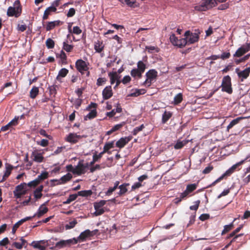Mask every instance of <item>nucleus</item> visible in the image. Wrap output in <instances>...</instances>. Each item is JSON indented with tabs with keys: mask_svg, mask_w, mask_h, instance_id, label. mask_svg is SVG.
<instances>
[{
	"mask_svg": "<svg viewBox=\"0 0 250 250\" xmlns=\"http://www.w3.org/2000/svg\"><path fill=\"white\" fill-rule=\"evenodd\" d=\"M21 13V7L19 0H16L13 6H10L7 11V15L9 17H19Z\"/></svg>",
	"mask_w": 250,
	"mask_h": 250,
	"instance_id": "f257e3e1",
	"label": "nucleus"
},
{
	"mask_svg": "<svg viewBox=\"0 0 250 250\" xmlns=\"http://www.w3.org/2000/svg\"><path fill=\"white\" fill-rule=\"evenodd\" d=\"M215 0H202L201 3L194 7V9L198 11H205L216 5Z\"/></svg>",
	"mask_w": 250,
	"mask_h": 250,
	"instance_id": "f03ea898",
	"label": "nucleus"
},
{
	"mask_svg": "<svg viewBox=\"0 0 250 250\" xmlns=\"http://www.w3.org/2000/svg\"><path fill=\"white\" fill-rule=\"evenodd\" d=\"M250 158V156H247L245 159L237 163L236 164L233 165L230 168H229L228 170H227L225 173H224L223 175H222L220 177H219L218 179H217L215 181H214L212 185L214 186L216 183L220 182L224 178V177L226 175H229L232 173H233L235 170L236 169V168L243 164L247 160H248Z\"/></svg>",
	"mask_w": 250,
	"mask_h": 250,
	"instance_id": "7ed1b4c3",
	"label": "nucleus"
},
{
	"mask_svg": "<svg viewBox=\"0 0 250 250\" xmlns=\"http://www.w3.org/2000/svg\"><path fill=\"white\" fill-rule=\"evenodd\" d=\"M221 86L222 91L226 92L229 94H231L232 92L231 78L229 75L226 76L223 78Z\"/></svg>",
	"mask_w": 250,
	"mask_h": 250,
	"instance_id": "20e7f679",
	"label": "nucleus"
},
{
	"mask_svg": "<svg viewBox=\"0 0 250 250\" xmlns=\"http://www.w3.org/2000/svg\"><path fill=\"white\" fill-rule=\"evenodd\" d=\"M199 33H192L187 31L185 33V39H187V43L192 44L198 41Z\"/></svg>",
	"mask_w": 250,
	"mask_h": 250,
	"instance_id": "39448f33",
	"label": "nucleus"
},
{
	"mask_svg": "<svg viewBox=\"0 0 250 250\" xmlns=\"http://www.w3.org/2000/svg\"><path fill=\"white\" fill-rule=\"evenodd\" d=\"M78 240L75 238L66 240H61L55 244V247L58 249H62L66 247H69L71 245L76 244Z\"/></svg>",
	"mask_w": 250,
	"mask_h": 250,
	"instance_id": "423d86ee",
	"label": "nucleus"
},
{
	"mask_svg": "<svg viewBox=\"0 0 250 250\" xmlns=\"http://www.w3.org/2000/svg\"><path fill=\"white\" fill-rule=\"evenodd\" d=\"M146 79L144 83V85L149 86L152 81H154L157 76V72L154 69L149 70L146 74Z\"/></svg>",
	"mask_w": 250,
	"mask_h": 250,
	"instance_id": "0eeeda50",
	"label": "nucleus"
},
{
	"mask_svg": "<svg viewBox=\"0 0 250 250\" xmlns=\"http://www.w3.org/2000/svg\"><path fill=\"white\" fill-rule=\"evenodd\" d=\"M106 202L105 200H101L94 204V207L95 209L94 214L95 216L101 215L104 212V209L103 207L106 204Z\"/></svg>",
	"mask_w": 250,
	"mask_h": 250,
	"instance_id": "6e6552de",
	"label": "nucleus"
},
{
	"mask_svg": "<svg viewBox=\"0 0 250 250\" xmlns=\"http://www.w3.org/2000/svg\"><path fill=\"white\" fill-rule=\"evenodd\" d=\"M250 50V43H246L239 47L233 55L234 57H240Z\"/></svg>",
	"mask_w": 250,
	"mask_h": 250,
	"instance_id": "1a4fd4ad",
	"label": "nucleus"
},
{
	"mask_svg": "<svg viewBox=\"0 0 250 250\" xmlns=\"http://www.w3.org/2000/svg\"><path fill=\"white\" fill-rule=\"evenodd\" d=\"M83 160L80 161L77 165L75 167L74 174L80 175L85 173V169L88 167V164L87 163L85 165L83 164Z\"/></svg>",
	"mask_w": 250,
	"mask_h": 250,
	"instance_id": "9d476101",
	"label": "nucleus"
},
{
	"mask_svg": "<svg viewBox=\"0 0 250 250\" xmlns=\"http://www.w3.org/2000/svg\"><path fill=\"white\" fill-rule=\"evenodd\" d=\"M31 246L35 249H38L40 250H45L48 246V241L44 240L33 241L31 244Z\"/></svg>",
	"mask_w": 250,
	"mask_h": 250,
	"instance_id": "9b49d317",
	"label": "nucleus"
},
{
	"mask_svg": "<svg viewBox=\"0 0 250 250\" xmlns=\"http://www.w3.org/2000/svg\"><path fill=\"white\" fill-rule=\"evenodd\" d=\"M76 67L82 74H83L84 71H87L88 69L86 62L82 59L78 60L76 61Z\"/></svg>",
	"mask_w": 250,
	"mask_h": 250,
	"instance_id": "f8f14e48",
	"label": "nucleus"
},
{
	"mask_svg": "<svg viewBox=\"0 0 250 250\" xmlns=\"http://www.w3.org/2000/svg\"><path fill=\"white\" fill-rule=\"evenodd\" d=\"M96 104L95 103H91V104L87 107V109L89 110V108L93 107L94 109L91 110L90 112L84 117V120L91 119L95 118L97 115V111L96 109Z\"/></svg>",
	"mask_w": 250,
	"mask_h": 250,
	"instance_id": "ddd939ff",
	"label": "nucleus"
},
{
	"mask_svg": "<svg viewBox=\"0 0 250 250\" xmlns=\"http://www.w3.org/2000/svg\"><path fill=\"white\" fill-rule=\"evenodd\" d=\"M114 141L106 143L104 146L103 151L100 152L99 154H97V157H98V158L100 160L102 157L104 153H106V152H107L108 150L114 147Z\"/></svg>",
	"mask_w": 250,
	"mask_h": 250,
	"instance_id": "4468645a",
	"label": "nucleus"
},
{
	"mask_svg": "<svg viewBox=\"0 0 250 250\" xmlns=\"http://www.w3.org/2000/svg\"><path fill=\"white\" fill-rule=\"evenodd\" d=\"M82 137L80 135H77L76 133H69L66 138V141L68 142L75 144Z\"/></svg>",
	"mask_w": 250,
	"mask_h": 250,
	"instance_id": "2eb2a0df",
	"label": "nucleus"
},
{
	"mask_svg": "<svg viewBox=\"0 0 250 250\" xmlns=\"http://www.w3.org/2000/svg\"><path fill=\"white\" fill-rule=\"evenodd\" d=\"M102 95L104 100H107L110 98L113 95L111 86H106L102 92Z\"/></svg>",
	"mask_w": 250,
	"mask_h": 250,
	"instance_id": "dca6fc26",
	"label": "nucleus"
},
{
	"mask_svg": "<svg viewBox=\"0 0 250 250\" xmlns=\"http://www.w3.org/2000/svg\"><path fill=\"white\" fill-rule=\"evenodd\" d=\"M239 78H241V81H243L244 79H246L250 73V67H248L246 68L245 70L239 71L238 68H236L235 70Z\"/></svg>",
	"mask_w": 250,
	"mask_h": 250,
	"instance_id": "f3484780",
	"label": "nucleus"
},
{
	"mask_svg": "<svg viewBox=\"0 0 250 250\" xmlns=\"http://www.w3.org/2000/svg\"><path fill=\"white\" fill-rule=\"evenodd\" d=\"M31 157L33 161L37 163H42L44 159L42 153H39L37 150L32 152Z\"/></svg>",
	"mask_w": 250,
	"mask_h": 250,
	"instance_id": "a211bd4d",
	"label": "nucleus"
},
{
	"mask_svg": "<svg viewBox=\"0 0 250 250\" xmlns=\"http://www.w3.org/2000/svg\"><path fill=\"white\" fill-rule=\"evenodd\" d=\"M131 137H122L116 143L117 147L122 148L127 144L131 139Z\"/></svg>",
	"mask_w": 250,
	"mask_h": 250,
	"instance_id": "6ab92c4d",
	"label": "nucleus"
},
{
	"mask_svg": "<svg viewBox=\"0 0 250 250\" xmlns=\"http://www.w3.org/2000/svg\"><path fill=\"white\" fill-rule=\"evenodd\" d=\"M32 218V217H26L25 218H24L20 221H19L18 222H17L13 227L12 230V233L13 234H15L16 232V231L17 229L24 222L29 220Z\"/></svg>",
	"mask_w": 250,
	"mask_h": 250,
	"instance_id": "aec40b11",
	"label": "nucleus"
},
{
	"mask_svg": "<svg viewBox=\"0 0 250 250\" xmlns=\"http://www.w3.org/2000/svg\"><path fill=\"white\" fill-rule=\"evenodd\" d=\"M13 168L14 167L12 165L9 164H5V170L2 177V181H5L8 177Z\"/></svg>",
	"mask_w": 250,
	"mask_h": 250,
	"instance_id": "412c9836",
	"label": "nucleus"
},
{
	"mask_svg": "<svg viewBox=\"0 0 250 250\" xmlns=\"http://www.w3.org/2000/svg\"><path fill=\"white\" fill-rule=\"evenodd\" d=\"M48 211V208L43 205L41 206L38 209V211L32 217V218L35 216L40 218Z\"/></svg>",
	"mask_w": 250,
	"mask_h": 250,
	"instance_id": "4be33fe9",
	"label": "nucleus"
},
{
	"mask_svg": "<svg viewBox=\"0 0 250 250\" xmlns=\"http://www.w3.org/2000/svg\"><path fill=\"white\" fill-rule=\"evenodd\" d=\"M92 235V232L90 231L89 229H86L85 231L82 232L77 239L78 241L79 239L83 241L85 240L86 238L91 236Z\"/></svg>",
	"mask_w": 250,
	"mask_h": 250,
	"instance_id": "5701e85b",
	"label": "nucleus"
},
{
	"mask_svg": "<svg viewBox=\"0 0 250 250\" xmlns=\"http://www.w3.org/2000/svg\"><path fill=\"white\" fill-rule=\"evenodd\" d=\"M146 93V90L145 89H132V92L128 94V96L137 97L140 95L144 94Z\"/></svg>",
	"mask_w": 250,
	"mask_h": 250,
	"instance_id": "b1692460",
	"label": "nucleus"
},
{
	"mask_svg": "<svg viewBox=\"0 0 250 250\" xmlns=\"http://www.w3.org/2000/svg\"><path fill=\"white\" fill-rule=\"evenodd\" d=\"M104 45L103 41H97L94 43V49L96 52L101 53L104 49Z\"/></svg>",
	"mask_w": 250,
	"mask_h": 250,
	"instance_id": "393cba45",
	"label": "nucleus"
},
{
	"mask_svg": "<svg viewBox=\"0 0 250 250\" xmlns=\"http://www.w3.org/2000/svg\"><path fill=\"white\" fill-rule=\"evenodd\" d=\"M72 175H71V174L68 173L62 177L60 180H56L55 181H58L59 184H63L70 181L72 179Z\"/></svg>",
	"mask_w": 250,
	"mask_h": 250,
	"instance_id": "a878e982",
	"label": "nucleus"
},
{
	"mask_svg": "<svg viewBox=\"0 0 250 250\" xmlns=\"http://www.w3.org/2000/svg\"><path fill=\"white\" fill-rule=\"evenodd\" d=\"M68 73V70L66 68H62L58 73V75L56 77L57 80L61 82V78L65 77Z\"/></svg>",
	"mask_w": 250,
	"mask_h": 250,
	"instance_id": "bb28decb",
	"label": "nucleus"
},
{
	"mask_svg": "<svg viewBox=\"0 0 250 250\" xmlns=\"http://www.w3.org/2000/svg\"><path fill=\"white\" fill-rule=\"evenodd\" d=\"M122 111V109L119 104H117L116 109L112 110L111 111L107 112L106 115L109 117H113L116 113H121Z\"/></svg>",
	"mask_w": 250,
	"mask_h": 250,
	"instance_id": "cd10ccee",
	"label": "nucleus"
},
{
	"mask_svg": "<svg viewBox=\"0 0 250 250\" xmlns=\"http://www.w3.org/2000/svg\"><path fill=\"white\" fill-rule=\"evenodd\" d=\"M60 21H53L48 22L46 26V30L47 31H50L53 29L55 26L60 25Z\"/></svg>",
	"mask_w": 250,
	"mask_h": 250,
	"instance_id": "c85d7f7f",
	"label": "nucleus"
},
{
	"mask_svg": "<svg viewBox=\"0 0 250 250\" xmlns=\"http://www.w3.org/2000/svg\"><path fill=\"white\" fill-rule=\"evenodd\" d=\"M108 76L110 78L111 84H113L118 79H120V77L116 72H110Z\"/></svg>",
	"mask_w": 250,
	"mask_h": 250,
	"instance_id": "c756f323",
	"label": "nucleus"
},
{
	"mask_svg": "<svg viewBox=\"0 0 250 250\" xmlns=\"http://www.w3.org/2000/svg\"><path fill=\"white\" fill-rule=\"evenodd\" d=\"M129 185V183H124L119 186V188L120 189V191L118 192V194L121 196L125 194L127 191V187Z\"/></svg>",
	"mask_w": 250,
	"mask_h": 250,
	"instance_id": "7c9ffc66",
	"label": "nucleus"
},
{
	"mask_svg": "<svg viewBox=\"0 0 250 250\" xmlns=\"http://www.w3.org/2000/svg\"><path fill=\"white\" fill-rule=\"evenodd\" d=\"M57 10V8H53L49 7L47 8L46 9V10L44 11L43 15V20H46L48 18V16L49 15L50 13L51 12H56Z\"/></svg>",
	"mask_w": 250,
	"mask_h": 250,
	"instance_id": "2f4dec72",
	"label": "nucleus"
},
{
	"mask_svg": "<svg viewBox=\"0 0 250 250\" xmlns=\"http://www.w3.org/2000/svg\"><path fill=\"white\" fill-rule=\"evenodd\" d=\"M121 3L123 4H126L127 6L129 7H135L136 6V0H118Z\"/></svg>",
	"mask_w": 250,
	"mask_h": 250,
	"instance_id": "473e14b6",
	"label": "nucleus"
},
{
	"mask_svg": "<svg viewBox=\"0 0 250 250\" xmlns=\"http://www.w3.org/2000/svg\"><path fill=\"white\" fill-rule=\"evenodd\" d=\"M124 125V123L116 125L114 126H113L110 130L106 132V134L107 135H110L113 132L119 130Z\"/></svg>",
	"mask_w": 250,
	"mask_h": 250,
	"instance_id": "72a5a7b5",
	"label": "nucleus"
},
{
	"mask_svg": "<svg viewBox=\"0 0 250 250\" xmlns=\"http://www.w3.org/2000/svg\"><path fill=\"white\" fill-rule=\"evenodd\" d=\"M187 44V41L186 39L182 38L179 39L175 44V46L178 47L179 48H183Z\"/></svg>",
	"mask_w": 250,
	"mask_h": 250,
	"instance_id": "f704fd0d",
	"label": "nucleus"
},
{
	"mask_svg": "<svg viewBox=\"0 0 250 250\" xmlns=\"http://www.w3.org/2000/svg\"><path fill=\"white\" fill-rule=\"evenodd\" d=\"M39 88L36 86H33L30 91V97L32 99H34L39 94Z\"/></svg>",
	"mask_w": 250,
	"mask_h": 250,
	"instance_id": "c9c22d12",
	"label": "nucleus"
},
{
	"mask_svg": "<svg viewBox=\"0 0 250 250\" xmlns=\"http://www.w3.org/2000/svg\"><path fill=\"white\" fill-rule=\"evenodd\" d=\"M172 113L170 111H165L162 116V123H166L171 117Z\"/></svg>",
	"mask_w": 250,
	"mask_h": 250,
	"instance_id": "e433bc0d",
	"label": "nucleus"
},
{
	"mask_svg": "<svg viewBox=\"0 0 250 250\" xmlns=\"http://www.w3.org/2000/svg\"><path fill=\"white\" fill-rule=\"evenodd\" d=\"M48 173L47 172H43L40 175H38L36 179L38 183H40L42 180L48 177Z\"/></svg>",
	"mask_w": 250,
	"mask_h": 250,
	"instance_id": "4c0bfd02",
	"label": "nucleus"
},
{
	"mask_svg": "<svg viewBox=\"0 0 250 250\" xmlns=\"http://www.w3.org/2000/svg\"><path fill=\"white\" fill-rule=\"evenodd\" d=\"M182 100L183 95L182 93H179L174 97L173 104H178L182 102Z\"/></svg>",
	"mask_w": 250,
	"mask_h": 250,
	"instance_id": "58836bf2",
	"label": "nucleus"
},
{
	"mask_svg": "<svg viewBox=\"0 0 250 250\" xmlns=\"http://www.w3.org/2000/svg\"><path fill=\"white\" fill-rule=\"evenodd\" d=\"M26 187L25 183L21 184L16 187L15 190L20 192H23V194L25 193V188Z\"/></svg>",
	"mask_w": 250,
	"mask_h": 250,
	"instance_id": "ea45409f",
	"label": "nucleus"
},
{
	"mask_svg": "<svg viewBox=\"0 0 250 250\" xmlns=\"http://www.w3.org/2000/svg\"><path fill=\"white\" fill-rule=\"evenodd\" d=\"M143 73L141 72L140 71H139L137 68L133 69L130 72L131 75L133 77H138L139 78H140L142 77V74Z\"/></svg>",
	"mask_w": 250,
	"mask_h": 250,
	"instance_id": "a19ab883",
	"label": "nucleus"
},
{
	"mask_svg": "<svg viewBox=\"0 0 250 250\" xmlns=\"http://www.w3.org/2000/svg\"><path fill=\"white\" fill-rule=\"evenodd\" d=\"M19 120V116H16L12 121L7 124L12 129L14 126L17 125L18 124V121Z\"/></svg>",
	"mask_w": 250,
	"mask_h": 250,
	"instance_id": "79ce46f5",
	"label": "nucleus"
},
{
	"mask_svg": "<svg viewBox=\"0 0 250 250\" xmlns=\"http://www.w3.org/2000/svg\"><path fill=\"white\" fill-rule=\"evenodd\" d=\"M78 197V195L77 194H71L69 195L67 199L63 202L64 204H70L71 202L75 200Z\"/></svg>",
	"mask_w": 250,
	"mask_h": 250,
	"instance_id": "37998d69",
	"label": "nucleus"
},
{
	"mask_svg": "<svg viewBox=\"0 0 250 250\" xmlns=\"http://www.w3.org/2000/svg\"><path fill=\"white\" fill-rule=\"evenodd\" d=\"M92 191L91 190H82L78 192L77 195L83 197H87L91 195Z\"/></svg>",
	"mask_w": 250,
	"mask_h": 250,
	"instance_id": "c03bdc74",
	"label": "nucleus"
},
{
	"mask_svg": "<svg viewBox=\"0 0 250 250\" xmlns=\"http://www.w3.org/2000/svg\"><path fill=\"white\" fill-rule=\"evenodd\" d=\"M77 224V221L76 219H74L72 221H70L68 223L66 224L65 227L66 229H71L73 228Z\"/></svg>",
	"mask_w": 250,
	"mask_h": 250,
	"instance_id": "a18cd8bd",
	"label": "nucleus"
},
{
	"mask_svg": "<svg viewBox=\"0 0 250 250\" xmlns=\"http://www.w3.org/2000/svg\"><path fill=\"white\" fill-rule=\"evenodd\" d=\"M242 119H243L242 117H238L233 120L228 125L227 128L228 129L232 128L234 125L238 124L240 120H241Z\"/></svg>",
	"mask_w": 250,
	"mask_h": 250,
	"instance_id": "49530a36",
	"label": "nucleus"
},
{
	"mask_svg": "<svg viewBox=\"0 0 250 250\" xmlns=\"http://www.w3.org/2000/svg\"><path fill=\"white\" fill-rule=\"evenodd\" d=\"M45 44L48 49H52L54 48L55 45L54 41L50 38L47 39Z\"/></svg>",
	"mask_w": 250,
	"mask_h": 250,
	"instance_id": "de8ad7c7",
	"label": "nucleus"
},
{
	"mask_svg": "<svg viewBox=\"0 0 250 250\" xmlns=\"http://www.w3.org/2000/svg\"><path fill=\"white\" fill-rule=\"evenodd\" d=\"M137 67V69L140 71L141 72L143 73L145 71L146 69V65L142 61H140L138 62Z\"/></svg>",
	"mask_w": 250,
	"mask_h": 250,
	"instance_id": "09e8293b",
	"label": "nucleus"
},
{
	"mask_svg": "<svg viewBox=\"0 0 250 250\" xmlns=\"http://www.w3.org/2000/svg\"><path fill=\"white\" fill-rule=\"evenodd\" d=\"M73 48V46L71 44H68L66 42H64L63 43V49L66 52H71Z\"/></svg>",
	"mask_w": 250,
	"mask_h": 250,
	"instance_id": "8fccbe9b",
	"label": "nucleus"
},
{
	"mask_svg": "<svg viewBox=\"0 0 250 250\" xmlns=\"http://www.w3.org/2000/svg\"><path fill=\"white\" fill-rule=\"evenodd\" d=\"M197 188V184H192L188 185L187 186L186 188V190L188 191L189 193L192 192L193 190H194Z\"/></svg>",
	"mask_w": 250,
	"mask_h": 250,
	"instance_id": "3c124183",
	"label": "nucleus"
},
{
	"mask_svg": "<svg viewBox=\"0 0 250 250\" xmlns=\"http://www.w3.org/2000/svg\"><path fill=\"white\" fill-rule=\"evenodd\" d=\"M233 226V223H231L228 225H225L224 227V229L222 232V234L223 235L225 234L226 232H228L229 230H230L232 228Z\"/></svg>",
	"mask_w": 250,
	"mask_h": 250,
	"instance_id": "603ef678",
	"label": "nucleus"
},
{
	"mask_svg": "<svg viewBox=\"0 0 250 250\" xmlns=\"http://www.w3.org/2000/svg\"><path fill=\"white\" fill-rule=\"evenodd\" d=\"M186 144V141H178L175 145L174 148L175 149H180L182 148Z\"/></svg>",
	"mask_w": 250,
	"mask_h": 250,
	"instance_id": "864d4df0",
	"label": "nucleus"
},
{
	"mask_svg": "<svg viewBox=\"0 0 250 250\" xmlns=\"http://www.w3.org/2000/svg\"><path fill=\"white\" fill-rule=\"evenodd\" d=\"M170 42L175 46L177 42L179 40L177 37H176L174 34H172L170 35L169 38Z\"/></svg>",
	"mask_w": 250,
	"mask_h": 250,
	"instance_id": "5fc2aeb1",
	"label": "nucleus"
},
{
	"mask_svg": "<svg viewBox=\"0 0 250 250\" xmlns=\"http://www.w3.org/2000/svg\"><path fill=\"white\" fill-rule=\"evenodd\" d=\"M250 56V54H247V55L245 56L244 57L241 59L236 60L235 61V62L236 64H238L240 62H245L246 60H248Z\"/></svg>",
	"mask_w": 250,
	"mask_h": 250,
	"instance_id": "6e6d98bb",
	"label": "nucleus"
},
{
	"mask_svg": "<svg viewBox=\"0 0 250 250\" xmlns=\"http://www.w3.org/2000/svg\"><path fill=\"white\" fill-rule=\"evenodd\" d=\"M37 144L42 146L45 147L48 145V141L46 139H42L40 142H37Z\"/></svg>",
	"mask_w": 250,
	"mask_h": 250,
	"instance_id": "4d7b16f0",
	"label": "nucleus"
},
{
	"mask_svg": "<svg viewBox=\"0 0 250 250\" xmlns=\"http://www.w3.org/2000/svg\"><path fill=\"white\" fill-rule=\"evenodd\" d=\"M49 92L50 94L52 95V96H55L56 93V86L55 85H52L49 87Z\"/></svg>",
	"mask_w": 250,
	"mask_h": 250,
	"instance_id": "13d9d810",
	"label": "nucleus"
},
{
	"mask_svg": "<svg viewBox=\"0 0 250 250\" xmlns=\"http://www.w3.org/2000/svg\"><path fill=\"white\" fill-rule=\"evenodd\" d=\"M59 55L62 60V62L63 63L65 62L66 60V55L65 53L62 50L61 51V52Z\"/></svg>",
	"mask_w": 250,
	"mask_h": 250,
	"instance_id": "bf43d9fd",
	"label": "nucleus"
},
{
	"mask_svg": "<svg viewBox=\"0 0 250 250\" xmlns=\"http://www.w3.org/2000/svg\"><path fill=\"white\" fill-rule=\"evenodd\" d=\"M200 200H197L195 202L194 205L190 207V209L192 210H196L198 208L199 205L200 204Z\"/></svg>",
	"mask_w": 250,
	"mask_h": 250,
	"instance_id": "052dcab7",
	"label": "nucleus"
},
{
	"mask_svg": "<svg viewBox=\"0 0 250 250\" xmlns=\"http://www.w3.org/2000/svg\"><path fill=\"white\" fill-rule=\"evenodd\" d=\"M146 49L148 51L149 53H152L153 51L155 50L156 52H158V48L153 46H146Z\"/></svg>",
	"mask_w": 250,
	"mask_h": 250,
	"instance_id": "680f3d73",
	"label": "nucleus"
},
{
	"mask_svg": "<svg viewBox=\"0 0 250 250\" xmlns=\"http://www.w3.org/2000/svg\"><path fill=\"white\" fill-rule=\"evenodd\" d=\"M82 31L80 28L79 27L76 26H74L73 28V33L76 34V35H80L82 33Z\"/></svg>",
	"mask_w": 250,
	"mask_h": 250,
	"instance_id": "e2e57ef3",
	"label": "nucleus"
},
{
	"mask_svg": "<svg viewBox=\"0 0 250 250\" xmlns=\"http://www.w3.org/2000/svg\"><path fill=\"white\" fill-rule=\"evenodd\" d=\"M188 194H189V193L188 191H187L186 190H185V191H184L183 192L181 193L180 196V199L176 198V199L177 200V202H180L181 201L182 199H183V198L186 197L188 195Z\"/></svg>",
	"mask_w": 250,
	"mask_h": 250,
	"instance_id": "0e129e2a",
	"label": "nucleus"
},
{
	"mask_svg": "<svg viewBox=\"0 0 250 250\" xmlns=\"http://www.w3.org/2000/svg\"><path fill=\"white\" fill-rule=\"evenodd\" d=\"M106 82V79L104 78H99L97 81V85L98 86L102 85Z\"/></svg>",
	"mask_w": 250,
	"mask_h": 250,
	"instance_id": "69168bd1",
	"label": "nucleus"
},
{
	"mask_svg": "<svg viewBox=\"0 0 250 250\" xmlns=\"http://www.w3.org/2000/svg\"><path fill=\"white\" fill-rule=\"evenodd\" d=\"M101 169H102V167L100 165H96L95 166L90 167V172L93 173L96 170H100Z\"/></svg>",
	"mask_w": 250,
	"mask_h": 250,
	"instance_id": "338daca9",
	"label": "nucleus"
},
{
	"mask_svg": "<svg viewBox=\"0 0 250 250\" xmlns=\"http://www.w3.org/2000/svg\"><path fill=\"white\" fill-rule=\"evenodd\" d=\"M75 14V10L74 8H71L69 9L67 14V16L68 17H72Z\"/></svg>",
	"mask_w": 250,
	"mask_h": 250,
	"instance_id": "774afa93",
	"label": "nucleus"
}]
</instances>
